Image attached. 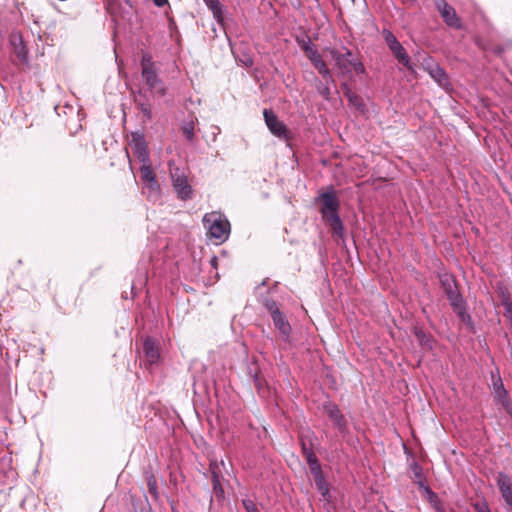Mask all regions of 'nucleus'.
<instances>
[{
  "label": "nucleus",
  "instance_id": "2",
  "mask_svg": "<svg viewBox=\"0 0 512 512\" xmlns=\"http://www.w3.org/2000/svg\"><path fill=\"white\" fill-rule=\"evenodd\" d=\"M441 286L448 298L453 311L462 319L470 318L466 312V301L459 291L455 277L450 273L440 274Z\"/></svg>",
  "mask_w": 512,
  "mask_h": 512
},
{
  "label": "nucleus",
  "instance_id": "29",
  "mask_svg": "<svg viewBox=\"0 0 512 512\" xmlns=\"http://www.w3.org/2000/svg\"><path fill=\"white\" fill-rule=\"evenodd\" d=\"M242 504L247 512H260L254 501L249 498L243 499Z\"/></svg>",
  "mask_w": 512,
  "mask_h": 512
},
{
  "label": "nucleus",
  "instance_id": "19",
  "mask_svg": "<svg viewBox=\"0 0 512 512\" xmlns=\"http://www.w3.org/2000/svg\"><path fill=\"white\" fill-rule=\"evenodd\" d=\"M143 351L147 361L150 364H154L159 360L160 353L158 347L152 339H145L143 343Z\"/></svg>",
  "mask_w": 512,
  "mask_h": 512
},
{
  "label": "nucleus",
  "instance_id": "11",
  "mask_svg": "<svg viewBox=\"0 0 512 512\" xmlns=\"http://www.w3.org/2000/svg\"><path fill=\"white\" fill-rule=\"evenodd\" d=\"M130 147L140 162L150 160L148 145L140 134H132Z\"/></svg>",
  "mask_w": 512,
  "mask_h": 512
},
{
  "label": "nucleus",
  "instance_id": "12",
  "mask_svg": "<svg viewBox=\"0 0 512 512\" xmlns=\"http://www.w3.org/2000/svg\"><path fill=\"white\" fill-rule=\"evenodd\" d=\"M438 8L448 26L455 28L461 27L460 19L457 17L455 9L451 5L443 1L441 4H438Z\"/></svg>",
  "mask_w": 512,
  "mask_h": 512
},
{
  "label": "nucleus",
  "instance_id": "3",
  "mask_svg": "<svg viewBox=\"0 0 512 512\" xmlns=\"http://www.w3.org/2000/svg\"><path fill=\"white\" fill-rule=\"evenodd\" d=\"M204 227L207 235L221 244L228 239L230 234V223L220 212L206 213L203 217Z\"/></svg>",
  "mask_w": 512,
  "mask_h": 512
},
{
  "label": "nucleus",
  "instance_id": "9",
  "mask_svg": "<svg viewBox=\"0 0 512 512\" xmlns=\"http://www.w3.org/2000/svg\"><path fill=\"white\" fill-rule=\"evenodd\" d=\"M422 66L424 70L430 75V77L443 88L450 87V81L445 70L439 66L438 63L434 62L430 56L423 59Z\"/></svg>",
  "mask_w": 512,
  "mask_h": 512
},
{
  "label": "nucleus",
  "instance_id": "5",
  "mask_svg": "<svg viewBox=\"0 0 512 512\" xmlns=\"http://www.w3.org/2000/svg\"><path fill=\"white\" fill-rule=\"evenodd\" d=\"M382 35L389 49L398 60L399 63L403 64L407 70L414 71L413 65L411 63L410 57L406 51V49L401 45V43L397 40L392 31L388 29H384L382 31Z\"/></svg>",
  "mask_w": 512,
  "mask_h": 512
},
{
  "label": "nucleus",
  "instance_id": "30",
  "mask_svg": "<svg viewBox=\"0 0 512 512\" xmlns=\"http://www.w3.org/2000/svg\"><path fill=\"white\" fill-rule=\"evenodd\" d=\"M303 50L304 52L306 53L307 57H311L312 54L314 53H317L318 50L316 48V46L310 41L308 40L304 45H303Z\"/></svg>",
  "mask_w": 512,
  "mask_h": 512
},
{
  "label": "nucleus",
  "instance_id": "15",
  "mask_svg": "<svg viewBox=\"0 0 512 512\" xmlns=\"http://www.w3.org/2000/svg\"><path fill=\"white\" fill-rule=\"evenodd\" d=\"M274 326L279 330L282 338L285 341L289 340L291 333V326L283 313H275V316L272 318Z\"/></svg>",
  "mask_w": 512,
  "mask_h": 512
},
{
  "label": "nucleus",
  "instance_id": "32",
  "mask_svg": "<svg viewBox=\"0 0 512 512\" xmlns=\"http://www.w3.org/2000/svg\"><path fill=\"white\" fill-rule=\"evenodd\" d=\"M139 109L141 110V112L144 114V116L147 118V119H151L152 118V111H151V108L148 104L146 103H139Z\"/></svg>",
  "mask_w": 512,
  "mask_h": 512
},
{
  "label": "nucleus",
  "instance_id": "6",
  "mask_svg": "<svg viewBox=\"0 0 512 512\" xmlns=\"http://www.w3.org/2000/svg\"><path fill=\"white\" fill-rule=\"evenodd\" d=\"M172 186L180 200L186 201L193 196L192 186L188 182L185 173L178 167L170 171Z\"/></svg>",
  "mask_w": 512,
  "mask_h": 512
},
{
  "label": "nucleus",
  "instance_id": "24",
  "mask_svg": "<svg viewBox=\"0 0 512 512\" xmlns=\"http://www.w3.org/2000/svg\"><path fill=\"white\" fill-rule=\"evenodd\" d=\"M314 67L319 71V73L323 76L324 79H329L331 82H334L330 70L326 66V63L324 62L323 58L318 60L317 62L313 63Z\"/></svg>",
  "mask_w": 512,
  "mask_h": 512
},
{
  "label": "nucleus",
  "instance_id": "8",
  "mask_svg": "<svg viewBox=\"0 0 512 512\" xmlns=\"http://www.w3.org/2000/svg\"><path fill=\"white\" fill-rule=\"evenodd\" d=\"M263 116L269 131L282 140L290 139V132L284 122L280 121L277 115L268 109H264Z\"/></svg>",
  "mask_w": 512,
  "mask_h": 512
},
{
  "label": "nucleus",
  "instance_id": "4",
  "mask_svg": "<svg viewBox=\"0 0 512 512\" xmlns=\"http://www.w3.org/2000/svg\"><path fill=\"white\" fill-rule=\"evenodd\" d=\"M140 66L141 77L148 88L150 90H156L159 95L164 96L166 94V88L163 86L162 80L157 73L156 64L150 53L144 52L142 54Z\"/></svg>",
  "mask_w": 512,
  "mask_h": 512
},
{
  "label": "nucleus",
  "instance_id": "33",
  "mask_svg": "<svg viewBox=\"0 0 512 512\" xmlns=\"http://www.w3.org/2000/svg\"><path fill=\"white\" fill-rule=\"evenodd\" d=\"M506 316L512 320V302L509 298L503 301Z\"/></svg>",
  "mask_w": 512,
  "mask_h": 512
},
{
  "label": "nucleus",
  "instance_id": "18",
  "mask_svg": "<svg viewBox=\"0 0 512 512\" xmlns=\"http://www.w3.org/2000/svg\"><path fill=\"white\" fill-rule=\"evenodd\" d=\"M495 399L512 417V403L510 402L508 392L504 389L503 384L501 382L498 386L495 385Z\"/></svg>",
  "mask_w": 512,
  "mask_h": 512
},
{
  "label": "nucleus",
  "instance_id": "17",
  "mask_svg": "<svg viewBox=\"0 0 512 512\" xmlns=\"http://www.w3.org/2000/svg\"><path fill=\"white\" fill-rule=\"evenodd\" d=\"M325 410L328 417L334 422V425L340 431H343L346 427V421L338 406L335 404H330L326 406Z\"/></svg>",
  "mask_w": 512,
  "mask_h": 512
},
{
  "label": "nucleus",
  "instance_id": "26",
  "mask_svg": "<svg viewBox=\"0 0 512 512\" xmlns=\"http://www.w3.org/2000/svg\"><path fill=\"white\" fill-rule=\"evenodd\" d=\"M344 94L355 105H360L361 99L355 93H353L346 84L343 85Z\"/></svg>",
  "mask_w": 512,
  "mask_h": 512
},
{
  "label": "nucleus",
  "instance_id": "1",
  "mask_svg": "<svg viewBox=\"0 0 512 512\" xmlns=\"http://www.w3.org/2000/svg\"><path fill=\"white\" fill-rule=\"evenodd\" d=\"M316 201L321 202L320 213L322 218L329 224L333 233L339 237L344 235V224L339 216L340 203L337 197V192L333 186H330L327 191L321 192Z\"/></svg>",
  "mask_w": 512,
  "mask_h": 512
},
{
  "label": "nucleus",
  "instance_id": "22",
  "mask_svg": "<svg viewBox=\"0 0 512 512\" xmlns=\"http://www.w3.org/2000/svg\"><path fill=\"white\" fill-rule=\"evenodd\" d=\"M207 7L212 11L213 16L220 20L222 17V5L219 0H203Z\"/></svg>",
  "mask_w": 512,
  "mask_h": 512
},
{
  "label": "nucleus",
  "instance_id": "16",
  "mask_svg": "<svg viewBox=\"0 0 512 512\" xmlns=\"http://www.w3.org/2000/svg\"><path fill=\"white\" fill-rule=\"evenodd\" d=\"M210 471L212 477L213 492L218 500L225 498V492L220 481V475L218 473V465L216 462L210 463Z\"/></svg>",
  "mask_w": 512,
  "mask_h": 512
},
{
  "label": "nucleus",
  "instance_id": "13",
  "mask_svg": "<svg viewBox=\"0 0 512 512\" xmlns=\"http://www.w3.org/2000/svg\"><path fill=\"white\" fill-rule=\"evenodd\" d=\"M11 44L13 46V50L17 58L22 63H28L29 62V55H28V49L22 39V36L20 34H13L11 36Z\"/></svg>",
  "mask_w": 512,
  "mask_h": 512
},
{
  "label": "nucleus",
  "instance_id": "14",
  "mask_svg": "<svg viewBox=\"0 0 512 512\" xmlns=\"http://www.w3.org/2000/svg\"><path fill=\"white\" fill-rule=\"evenodd\" d=\"M330 54L334 59L336 66L342 71V73L350 71L349 63H347V60H351L352 58V52L350 50L347 49L345 53H341L335 49H331Z\"/></svg>",
  "mask_w": 512,
  "mask_h": 512
},
{
  "label": "nucleus",
  "instance_id": "23",
  "mask_svg": "<svg viewBox=\"0 0 512 512\" xmlns=\"http://www.w3.org/2000/svg\"><path fill=\"white\" fill-rule=\"evenodd\" d=\"M427 494H428V500H429L430 504L433 506V508L437 512H446L443 504L441 503V501L436 493H434L432 490L427 488Z\"/></svg>",
  "mask_w": 512,
  "mask_h": 512
},
{
  "label": "nucleus",
  "instance_id": "7",
  "mask_svg": "<svg viewBox=\"0 0 512 512\" xmlns=\"http://www.w3.org/2000/svg\"><path fill=\"white\" fill-rule=\"evenodd\" d=\"M141 163V179L145 184V188L148 190V198L159 199L161 196V189L157 182L151 162L150 160H147Z\"/></svg>",
  "mask_w": 512,
  "mask_h": 512
},
{
  "label": "nucleus",
  "instance_id": "35",
  "mask_svg": "<svg viewBox=\"0 0 512 512\" xmlns=\"http://www.w3.org/2000/svg\"><path fill=\"white\" fill-rule=\"evenodd\" d=\"M153 2L157 7H163L168 3V0H153Z\"/></svg>",
  "mask_w": 512,
  "mask_h": 512
},
{
  "label": "nucleus",
  "instance_id": "10",
  "mask_svg": "<svg viewBox=\"0 0 512 512\" xmlns=\"http://www.w3.org/2000/svg\"><path fill=\"white\" fill-rule=\"evenodd\" d=\"M301 445L302 453L309 465L311 473L315 476V478L323 480L321 466L319 464L316 454L314 453L311 447V444L307 445V443L302 440Z\"/></svg>",
  "mask_w": 512,
  "mask_h": 512
},
{
  "label": "nucleus",
  "instance_id": "21",
  "mask_svg": "<svg viewBox=\"0 0 512 512\" xmlns=\"http://www.w3.org/2000/svg\"><path fill=\"white\" fill-rule=\"evenodd\" d=\"M182 133L187 141L193 143L195 140V124L194 122L187 121L181 127Z\"/></svg>",
  "mask_w": 512,
  "mask_h": 512
},
{
  "label": "nucleus",
  "instance_id": "36",
  "mask_svg": "<svg viewBox=\"0 0 512 512\" xmlns=\"http://www.w3.org/2000/svg\"><path fill=\"white\" fill-rule=\"evenodd\" d=\"M136 512H153L151 507L148 505V506H143L139 509H136Z\"/></svg>",
  "mask_w": 512,
  "mask_h": 512
},
{
  "label": "nucleus",
  "instance_id": "31",
  "mask_svg": "<svg viewBox=\"0 0 512 512\" xmlns=\"http://www.w3.org/2000/svg\"><path fill=\"white\" fill-rule=\"evenodd\" d=\"M472 506L477 512H491L485 500L477 501Z\"/></svg>",
  "mask_w": 512,
  "mask_h": 512
},
{
  "label": "nucleus",
  "instance_id": "25",
  "mask_svg": "<svg viewBox=\"0 0 512 512\" xmlns=\"http://www.w3.org/2000/svg\"><path fill=\"white\" fill-rule=\"evenodd\" d=\"M330 83L332 82L329 79H325V83H320L317 85L318 93L326 100L330 99Z\"/></svg>",
  "mask_w": 512,
  "mask_h": 512
},
{
  "label": "nucleus",
  "instance_id": "34",
  "mask_svg": "<svg viewBox=\"0 0 512 512\" xmlns=\"http://www.w3.org/2000/svg\"><path fill=\"white\" fill-rule=\"evenodd\" d=\"M321 58H322V56L320 55V53H319V52H317V53L312 54V56H311V57H309L308 59H309V60L311 61V63L313 64V63L317 62L318 60H320Z\"/></svg>",
  "mask_w": 512,
  "mask_h": 512
},
{
  "label": "nucleus",
  "instance_id": "27",
  "mask_svg": "<svg viewBox=\"0 0 512 512\" xmlns=\"http://www.w3.org/2000/svg\"><path fill=\"white\" fill-rule=\"evenodd\" d=\"M265 307L271 315V318L275 316V313H282L274 300H266Z\"/></svg>",
  "mask_w": 512,
  "mask_h": 512
},
{
  "label": "nucleus",
  "instance_id": "20",
  "mask_svg": "<svg viewBox=\"0 0 512 512\" xmlns=\"http://www.w3.org/2000/svg\"><path fill=\"white\" fill-rule=\"evenodd\" d=\"M146 482H147V487H148L149 493L152 495V497L155 500H158L159 499L158 485H157L156 477L154 476L153 473H149L146 475Z\"/></svg>",
  "mask_w": 512,
  "mask_h": 512
},
{
  "label": "nucleus",
  "instance_id": "37",
  "mask_svg": "<svg viewBox=\"0 0 512 512\" xmlns=\"http://www.w3.org/2000/svg\"><path fill=\"white\" fill-rule=\"evenodd\" d=\"M252 64H253V61H252V59H251V58H249V59H247V60L245 61V65H247V66H250V65H252Z\"/></svg>",
  "mask_w": 512,
  "mask_h": 512
},
{
  "label": "nucleus",
  "instance_id": "28",
  "mask_svg": "<svg viewBox=\"0 0 512 512\" xmlns=\"http://www.w3.org/2000/svg\"><path fill=\"white\" fill-rule=\"evenodd\" d=\"M347 63H349V68L352 67L355 70V72H357V73L365 72L364 65L357 59L351 58V60H347Z\"/></svg>",
  "mask_w": 512,
  "mask_h": 512
}]
</instances>
